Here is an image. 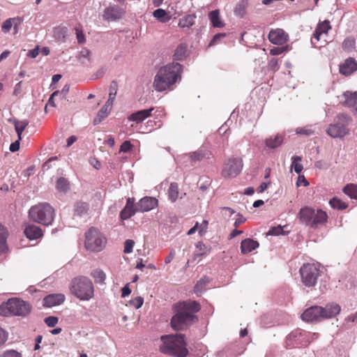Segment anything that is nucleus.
<instances>
[{
  "label": "nucleus",
  "mask_w": 357,
  "mask_h": 357,
  "mask_svg": "<svg viewBox=\"0 0 357 357\" xmlns=\"http://www.w3.org/2000/svg\"><path fill=\"white\" fill-rule=\"evenodd\" d=\"M132 147L133 146L131 144L130 142L126 140L121 145L120 152L127 153L130 151Z\"/></svg>",
  "instance_id": "57"
},
{
  "label": "nucleus",
  "mask_w": 357,
  "mask_h": 357,
  "mask_svg": "<svg viewBox=\"0 0 357 357\" xmlns=\"http://www.w3.org/2000/svg\"><path fill=\"white\" fill-rule=\"evenodd\" d=\"M76 37L77 40V43L79 44H83L85 43V36L82 29L78 27L75 28Z\"/></svg>",
  "instance_id": "55"
},
{
  "label": "nucleus",
  "mask_w": 357,
  "mask_h": 357,
  "mask_svg": "<svg viewBox=\"0 0 357 357\" xmlns=\"http://www.w3.org/2000/svg\"><path fill=\"white\" fill-rule=\"evenodd\" d=\"M136 212H139L137 210V205L134 206L133 200L128 198L125 207L120 213V217L122 220H127L134 215Z\"/></svg>",
  "instance_id": "18"
},
{
  "label": "nucleus",
  "mask_w": 357,
  "mask_h": 357,
  "mask_svg": "<svg viewBox=\"0 0 357 357\" xmlns=\"http://www.w3.org/2000/svg\"><path fill=\"white\" fill-rule=\"evenodd\" d=\"M31 310V305L17 298L8 299L0 305V315L3 317L19 316L26 317Z\"/></svg>",
  "instance_id": "4"
},
{
  "label": "nucleus",
  "mask_w": 357,
  "mask_h": 357,
  "mask_svg": "<svg viewBox=\"0 0 357 357\" xmlns=\"http://www.w3.org/2000/svg\"><path fill=\"white\" fill-rule=\"evenodd\" d=\"M243 160L240 158H231L225 162L222 176L224 178H231L237 176L243 169Z\"/></svg>",
  "instance_id": "11"
},
{
  "label": "nucleus",
  "mask_w": 357,
  "mask_h": 357,
  "mask_svg": "<svg viewBox=\"0 0 357 357\" xmlns=\"http://www.w3.org/2000/svg\"><path fill=\"white\" fill-rule=\"evenodd\" d=\"M56 188L59 192H67L69 190L68 181L63 177H60L56 181Z\"/></svg>",
  "instance_id": "38"
},
{
  "label": "nucleus",
  "mask_w": 357,
  "mask_h": 357,
  "mask_svg": "<svg viewBox=\"0 0 357 357\" xmlns=\"http://www.w3.org/2000/svg\"><path fill=\"white\" fill-rule=\"evenodd\" d=\"M144 303V299L141 296L136 297L130 301L131 305L134 306L136 309L142 307Z\"/></svg>",
  "instance_id": "54"
},
{
  "label": "nucleus",
  "mask_w": 357,
  "mask_h": 357,
  "mask_svg": "<svg viewBox=\"0 0 357 357\" xmlns=\"http://www.w3.org/2000/svg\"><path fill=\"white\" fill-rule=\"evenodd\" d=\"M209 19L212 25L214 27L221 28L223 27L225 24L221 20L220 17V13L218 10H215L209 13Z\"/></svg>",
  "instance_id": "31"
},
{
  "label": "nucleus",
  "mask_w": 357,
  "mask_h": 357,
  "mask_svg": "<svg viewBox=\"0 0 357 357\" xmlns=\"http://www.w3.org/2000/svg\"><path fill=\"white\" fill-rule=\"evenodd\" d=\"M280 234H284L283 228L280 225L271 227L267 232L268 236H278Z\"/></svg>",
  "instance_id": "49"
},
{
  "label": "nucleus",
  "mask_w": 357,
  "mask_h": 357,
  "mask_svg": "<svg viewBox=\"0 0 357 357\" xmlns=\"http://www.w3.org/2000/svg\"><path fill=\"white\" fill-rule=\"evenodd\" d=\"M153 109H154V108L151 107L148 109L139 110V111L130 114L128 117V119L130 121H134V122H136L137 123H139L142 122L144 120H145L146 119H147L148 117L151 116V112Z\"/></svg>",
  "instance_id": "19"
},
{
  "label": "nucleus",
  "mask_w": 357,
  "mask_h": 357,
  "mask_svg": "<svg viewBox=\"0 0 357 357\" xmlns=\"http://www.w3.org/2000/svg\"><path fill=\"white\" fill-rule=\"evenodd\" d=\"M301 160L302 158L300 156L294 155L291 158V169H294L295 172L298 174H299L303 169V165L301 164Z\"/></svg>",
  "instance_id": "36"
},
{
  "label": "nucleus",
  "mask_w": 357,
  "mask_h": 357,
  "mask_svg": "<svg viewBox=\"0 0 357 357\" xmlns=\"http://www.w3.org/2000/svg\"><path fill=\"white\" fill-rule=\"evenodd\" d=\"M112 105H108L107 103L105 102V104L98 112L96 117L93 119L94 125L99 124L102 120L107 117L112 109Z\"/></svg>",
  "instance_id": "25"
},
{
  "label": "nucleus",
  "mask_w": 357,
  "mask_h": 357,
  "mask_svg": "<svg viewBox=\"0 0 357 357\" xmlns=\"http://www.w3.org/2000/svg\"><path fill=\"white\" fill-rule=\"evenodd\" d=\"M20 142V140H19V138H18L17 140H16L15 142L12 143L10 145L9 149L11 152H16L17 151L19 150Z\"/></svg>",
  "instance_id": "62"
},
{
  "label": "nucleus",
  "mask_w": 357,
  "mask_h": 357,
  "mask_svg": "<svg viewBox=\"0 0 357 357\" xmlns=\"http://www.w3.org/2000/svg\"><path fill=\"white\" fill-rule=\"evenodd\" d=\"M331 29L329 21L324 20L323 22L319 24L317 27V34L318 33H326L328 31Z\"/></svg>",
  "instance_id": "47"
},
{
  "label": "nucleus",
  "mask_w": 357,
  "mask_h": 357,
  "mask_svg": "<svg viewBox=\"0 0 357 357\" xmlns=\"http://www.w3.org/2000/svg\"><path fill=\"white\" fill-rule=\"evenodd\" d=\"M123 14L122 9L118 6H110L105 10L104 17L108 20H115L121 18Z\"/></svg>",
  "instance_id": "20"
},
{
  "label": "nucleus",
  "mask_w": 357,
  "mask_h": 357,
  "mask_svg": "<svg viewBox=\"0 0 357 357\" xmlns=\"http://www.w3.org/2000/svg\"><path fill=\"white\" fill-rule=\"evenodd\" d=\"M225 36H226L225 33H218V34H215L213 37V38L211 40V42L209 43L208 47H211V46L215 45L216 44H218L219 43V41L220 40V39L222 38H224Z\"/></svg>",
  "instance_id": "58"
},
{
  "label": "nucleus",
  "mask_w": 357,
  "mask_h": 357,
  "mask_svg": "<svg viewBox=\"0 0 357 357\" xmlns=\"http://www.w3.org/2000/svg\"><path fill=\"white\" fill-rule=\"evenodd\" d=\"M197 16L195 14L185 15L179 20L178 26L181 28H189L195 23Z\"/></svg>",
  "instance_id": "28"
},
{
  "label": "nucleus",
  "mask_w": 357,
  "mask_h": 357,
  "mask_svg": "<svg viewBox=\"0 0 357 357\" xmlns=\"http://www.w3.org/2000/svg\"><path fill=\"white\" fill-rule=\"evenodd\" d=\"M344 194L351 199H357V185L355 184H348L343 188Z\"/></svg>",
  "instance_id": "37"
},
{
  "label": "nucleus",
  "mask_w": 357,
  "mask_h": 357,
  "mask_svg": "<svg viewBox=\"0 0 357 357\" xmlns=\"http://www.w3.org/2000/svg\"><path fill=\"white\" fill-rule=\"evenodd\" d=\"M196 248L199 250V253L197 254V256H202L210 252L211 248L206 245L203 242H198L196 244Z\"/></svg>",
  "instance_id": "46"
},
{
  "label": "nucleus",
  "mask_w": 357,
  "mask_h": 357,
  "mask_svg": "<svg viewBox=\"0 0 357 357\" xmlns=\"http://www.w3.org/2000/svg\"><path fill=\"white\" fill-rule=\"evenodd\" d=\"M65 301V296L62 294H49L43 298V305L52 307L61 305Z\"/></svg>",
  "instance_id": "16"
},
{
  "label": "nucleus",
  "mask_w": 357,
  "mask_h": 357,
  "mask_svg": "<svg viewBox=\"0 0 357 357\" xmlns=\"http://www.w3.org/2000/svg\"><path fill=\"white\" fill-rule=\"evenodd\" d=\"M106 244V238L96 228L91 227L86 233L85 247L93 252L101 251Z\"/></svg>",
  "instance_id": "8"
},
{
  "label": "nucleus",
  "mask_w": 357,
  "mask_h": 357,
  "mask_svg": "<svg viewBox=\"0 0 357 357\" xmlns=\"http://www.w3.org/2000/svg\"><path fill=\"white\" fill-rule=\"evenodd\" d=\"M135 245V242L133 240L128 239L124 243V250L123 252L125 253H131L133 250V247Z\"/></svg>",
  "instance_id": "52"
},
{
  "label": "nucleus",
  "mask_w": 357,
  "mask_h": 357,
  "mask_svg": "<svg viewBox=\"0 0 357 357\" xmlns=\"http://www.w3.org/2000/svg\"><path fill=\"white\" fill-rule=\"evenodd\" d=\"M178 197V185L176 183H172L168 189V197L172 202H175Z\"/></svg>",
  "instance_id": "34"
},
{
  "label": "nucleus",
  "mask_w": 357,
  "mask_h": 357,
  "mask_svg": "<svg viewBox=\"0 0 357 357\" xmlns=\"http://www.w3.org/2000/svg\"><path fill=\"white\" fill-rule=\"evenodd\" d=\"M188 155L192 162L200 161L204 158V153L201 151L190 153Z\"/></svg>",
  "instance_id": "50"
},
{
  "label": "nucleus",
  "mask_w": 357,
  "mask_h": 357,
  "mask_svg": "<svg viewBox=\"0 0 357 357\" xmlns=\"http://www.w3.org/2000/svg\"><path fill=\"white\" fill-rule=\"evenodd\" d=\"M344 98V105L347 107H352L357 105V91H346L343 93Z\"/></svg>",
  "instance_id": "29"
},
{
  "label": "nucleus",
  "mask_w": 357,
  "mask_h": 357,
  "mask_svg": "<svg viewBox=\"0 0 357 357\" xmlns=\"http://www.w3.org/2000/svg\"><path fill=\"white\" fill-rule=\"evenodd\" d=\"M68 29L66 26H56L54 29L53 36L59 43H65L66 41Z\"/></svg>",
  "instance_id": "26"
},
{
  "label": "nucleus",
  "mask_w": 357,
  "mask_h": 357,
  "mask_svg": "<svg viewBox=\"0 0 357 357\" xmlns=\"http://www.w3.org/2000/svg\"><path fill=\"white\" fill-rule=\"evenodd\" d=\"M296 132L298 135L310 136L314 133V131L311 128L310 126H305L303 128H297Z\"/></svg>",
  "instance_id": "48"
},
{
  "label": "nucleus",
  "mask_w": 357,
  "mask_h": 357,
  "mask_svg": "<svg viewBox=\"0 0 357 357\" xmlns=\"http://www.w3.org/2000/svg\"><path fill=\"white\" fill-rule=\"evenodd\" d=\"M25 236L30 240L37 239L43 236L42 229L35 225H29L24 229Z\"/></svg>",
  "instance_id": "21"
},
{
  "label": "nucleus",
  "mask_w": 357,
  "mask_h": 357,
  "mask_svg": "<svg viewBox=\"0 0 357 357\" xmlns=\"http://www.w3.org/2000/svg\"><path fill=\"white\" fill-rule=\"evenodd\" d=\"M58 318L54 316H50L45 319V323L49 326V327H54L58 323Z\"/></svg>",
  "instance_id": "56"
},
{
  "label": "nucleus",
  "mask_w": 357,
  "mask_h": 357,
  "mask_svg": "<svg viewBox=\"0 0 357 357\" xmlns=\"http://www.w3.org/2000/svg\"><path fill=\"white\" fill-rule=\"evenodd\" d=\"M357 70V62L352 58L347 59L340 66V73L345 76Z\"/></svg>",
  "instance_id": "17"
},
{
  "label": "nucleus",
  "mask_w": 357,
  "mask_h": 357,
  "mask_svg": "<svg viewBox=\"0 0 357 357\" xmlns=\"http://www.w3.org/2000/svg\"><path fill=\"white\" fill-rule=\"evenodd\" d=\"M30 218L36 222L48 226L54 218V210L47 203H41L32 206L29 212Z\"/></svg>",
  "instance_id": "6"
},
{
  "label": "nucleus",
  "mask_w": 357,
  "mask_h": 357,
  "mask_svg": "<svg viewBox=\"0 0 357 357\" xmlns=\"http://www.w3.org/2000/svg\"><path fill=\"white\" fill-rule=\"evenodd\" d=\"M335 123L331 124L326 132L333 138H342L348 132L347 126L351 121V118L345 114H340L337 115L334 119Z\"/></svg>",
  "instance_id": "7"
},
{
  "label": "nucleus",
  "mask_w": 357,
  "mask_h": 357,
  "mask_svg": "<svg viewBox=\"0 0 357 357\" xmlns=\"http://www.w3.org/2000/svg\"><path fill=\"white\" fill-rule=\"evenodd\" d=\"M161 340L160 350L162 353L175 357H185L188 354L185 335L162 336Z\"/></svg>",
  "instance_id": "2"
},
{
  "label": "nucleus",
  "mask_w": 357,
  "mask_h": 357,
  "mask_svg": "<svg viewBox=\"0 0 357 357\" xmlns=\"http://www.w3.org/2000/svg\"><path fill=\"white\" fill-rule=\"evenodd\" d=\"M259 244L257 241L251 238H246L241 241V250L244 255L251 252L259 247Z\"/></svg>",
  "instance_id": "22"
},
{
  "label": "nucleus",
  "mask_w": 357,
  "mask_h": 357,
  "mask_svg": "<svg viewBox=\"0 0 357 357\" xmlns=\"http://www.w3.org/2000/svg\"><path fill=\"white\" fill-rule=\"evenodd\" d=\"M166 15V12L163 9H157L153 12V16L158 20H162Z\"/></svg>",
  "instance_id": "60"
},
{
  "label": "nucleus",
  "mask_w": 357,
  "mask_h": 357,
  "mask_svg": "<svg viewBox=\"0 0 357 357\" xmlns=\"http://www.w3.org/2000/svg\"><path fill=\"white\" fill-rule=\"evenodd\" d=\"M198 321L196 315L181 309L171 319V326L175 331H183Z\"/></svg>",
  "instance_id": "9"
},
{
  "label": "nucleus",
  "mask_w": 357,
  "mask_h": 357,
  "mask_svg": "<svg viewBox=\"0 0 357 357\" xmlns=\"http://www.w3.org/2000/svg\"><path fill=\"white\" fill-rule=\"evenodd\" d=\"M283 142V136L277 134L275 136H271L265 140L266 146L268 149H276L279 147Z\"/></svg>",
  "instance_id": "24"
},
{
  "label": "nucleus",
  "mask_w": 357,
  "mask_h": 357,
  "mask_svg": "<svg viewBox=\"0 0 357 357\" xmlns=\"http://www.w3.org/2000/svg\"><path fill=\"white\" fill-rule=\"evenodd\" d=\"M39 52L40 49L39 47L37 46L34 49L29 50L27 55L31 58H36L39 54Z\"/></svg>",
  "instance_id": "64"
},
{
  "label": "nucleus",
  "mask_w": 357,
  "mask_h": 357,
  "mask_svg": "<svg viewBox=\"0 0 357 357\" xmlns=\"http://www.w3.org/2000/svg\"><path fill=\"white\" fill-rule=\"evenodd\" d=\"M319 273V268L314 264H305L300 268L302 282L308 287L316 284Z\"/></svg>",
  "instance_id": "10"
},
{
  "label": "nucleus",
  "mask_w": 357,
  "mask_h": 357,
  "mask_svg": "<svg viewBox=\"0 0 357 357\" xmlns=\"http://www.w3.org/2000/svg\"><path fill=\"white\" fill-rule=\"evenodd\" d=\"M182 72V66L178 63H169L160 68L154 77L153 88L158 92L173 90L175 84L181 79Z\"/></svg>",
  "instance_id": "1"
},
{
  "label": "nucleus",
  "mask_w": 357,
  "mask_h": 357,
  "mask_svg": "<svg viewBox=\"0 0 357 357\" xmlns=\"http://www.w3.org/2000/svg\"><path fill=\"white\" fill-rule=\"evenodd\" d=\"M8 236V231L7 229L0 225V253L4 252L6 248V240Z\"/></svg>",
  "instance_id": "32"
},
{
  "label": "nucleus",
  "mask_w": 357,
  "mask_h": 357,
  "mask_svg": "<svg viewBox=\"0 0 357 357\" xmlns=\"http://www.w3.org/2000/svg\"><path fill=\"white\" fill-rule=\"evenodd\" d=\"M28 124L29 121L27 120H23L20 121L17 125H15V129L17 134L19 140L22 139V134Z\"/></svg>",
  "instance_id": "45"
},
{
  "label": "nucleus",
  "mask_w": 357,
  "mask_h": 357,
  "mask_svg": "<svg viewBox=\"0 0 357 357\" xmlns=\"http://www.w3.org/2000/svg\"><path fill=\"white\" fill-rule=\"evenodd\" d=\"M21 23L20 18H9L3 22L2 30L4 32H8L14 26L15 31H17V26Z\"/></svg>",
  "instance_id": "30"
},
{
  "label": "nucleus",
  "mask_w": 357,
  "mask_h": 357,
  "mask_svg": "<svg viewBox=\"0 0 357 357\" xmlns=\"http://www.w3.org/2000/svg\"><path fill=\"white\" fill-rule=\"evenodd\" d=\"M89 210V204L86 202H78L74 206V215L82 216L86 214Z\"/></svg>",
  "instance_id": "33"
},
{
  "label": "nucleus",
  "mask_w": 357,
  "mask_h": 357,
  "mask_svg": "<svg viewBox=\"0 0 357 357\" xmlns=\"http://www.w3.org/2000/svg\"><path fill=\"white\" fill-rule=\"evenodd\" d=\"M341 310L340 306L335 303L322 307L321 319H331L337 316Z\"/></svg>",
  "instance_id": "15"
},
{
  "label": "nucleus",
  "mask_w": 357,
  "mask_h": 357,
  "mask_svg": "<svg viewBox=\"0 0 357 357\" xmlns=\"http://www.w3.org/2000/svg\"><path fill=\"white\" fill-rule=\"evenodd\" d=\"M210 279L208 277L202 278L195 284L194 292L197 296H200L206 289V285L209 283Z\"/></svg>",
  "instance_id": "27"
},
{
  "label": "nucleus",
  "mask_w": 357,
  "mask_h": 357,
  "mask_svg": "<svg viewBox=\"0 0 357 357\" xmlns=\"http://www.w3.org/2000/svg\"><path fill=\"white\" fill-rule=\"evenodd\" d=\"M181 309L192 314L199 312L201 307L197 301H186L181 303Z\"/></svg>",
  "instance_id": "23"
},
{
  "label": "nucleus",
  "mask_w": 357,
  "mask_h": 357,
  "mask_svg": "<svg viewBox=\"0 0 357 357\" xmlns=\"http://www.w3.org/2000/svg\"><path fill=\"white\" fill-rule=\"evenodd\" d=\"M288 46L286 47H275L270 50V54L271 55H280L287 51Z\"/></svg>",
  "instance_id": "53"
},
{
  "label": "nucleus",
  "mask_w": 357,
  "mask_h": 357,
  "mask_svg": "<svg viewBox=\"0 0 357 357\" xmlns=\"http://www.w3.org/2000/svg\"><path fill=\"white\" fill-rule=\"evenodd\" d=\"M91 275L94 278L96 282L100 284L104 283L106 278L105 273L100 269H96L93 271Z\"/></svg>",
  "instance_id": "41"
},
{
  "label": "nucleus",
  "mask_w": 357,
  "mask_h": 357,
  "mask_svg": "<svg viewBox=\"0 0 357 357\" xmlns=\"http://www.w3.org/2000/svg\"><path fill=\"white\" fill-rule=\"evenodd\" d=\"M288 34L281 29L272 30L268 33L270 42L275 45H282L288 40Z\"/></svg>",
  "instance_id": "14"
},
{
  "label": "nucleus",
  "mask_w": 357,
  "mask_h": 357,
  "mask_svg": "<svg viewBox=\"0 0 357 357\" xmlns=\"http://www.w3.org/2000/svg\"><path fill=\"white\" fill-rule=\"evenodd\" d=\"M301 184H303L304 186H307L309 185V182L307 181L304 176L299 175L296 181V185L299 187Z\"/></svg>",
  "instance_id": "61"
},
{
  "label": "nucleus",
  "mask_w": 357,
  "mask_h": 357,
  "mask_svg": "<svg viewBox=\"0 0 357 357\" xmlns=\"http://www.w3.org/2000/svg\"><path fill=\"white\" fill-rule=\"evenodd\" d=\"M245 221H246V219L243 215H241V214L238 213V218L234 222V226L235 227H238L239 225L244 223Z\"/></svg>",
  "instance_id": "63"
},
{
  "label": "nucleus",
  "mask_w": 357,
  "mask_h": 357,
  "mask_svg": "<svg viewBox=\"0 0 357 357\" xmlns=\"http://www.w3.org/2000/svg\"><path fill=\"white\" fill-rule=\"evenodd\" d=\"M77 58V59L82 63H85L86 61H90V60H91V51L89 49H87L86 47H84L79 52Z\"/></svg>",
  "instance_id": "42"
},
{
  "label": "nucleus",
  "mask_w": 357,
  "mask_h": 357,
  "mask_svg": "<svg viewBox=\"0 0 357 357\" xmlns=\"http://www.w3.org/2000/svg\"><path fill=\"white\" fill-rule=\"evenodd\" d=\"M248 0H241L236 6L234 13L236 16L243 17L245 14Z\"/></svg>",
  "instance_id": "35"
},
{
  "label": "nucleus",
  "mask_w": 357,
  "mask_h": 357,
  "mask_svg": "<svg viewBox=\"0 0 357 357\" xmlns=\"http://www.w3.org/2000/svg\"><path fill=\"white\" fill-rule=\"evenodd\" d=\"M137 205V210L139 212L149 211L158 206V199L151 197H145L141 199Z\"/></svg>",
  "instance_id": "13"
},
{
  "label": "nucleus",
  "mask_w": 357,
  "mask_h": 357,
  "mask_svg": "<svg viewBox=\"0 0 357 357\" xmlns=\"http://www.w3.org/2000/svg\"><path fill=\"white\" fill-rule=\"evenodd\" d=\"M117 83L115 81H112L109 86V98L106 103L108 105H113L117 93Z\"/></svg>",
  "instance_id": "39"
},
{
  "label": "nucleus",
  "mask_w": 357,
  "mask_h": 357,
  "mask_svg": "<svg viewBox=\"0 0 357 357\" xmlns=\"http://www.w3.org/2000/svg\"><path fill=\"white\" fill-rule=\"evenodd\" d=\"M322 307L314 305L306 309L301 314L303 321L311 322L321 319Z\"/></svg>",
  "instance_id": "12"
},
{
  "label": "nucleus",
  "mask_w": 357,
  "mask_h": 357,
  "mask_svg": "<svg viewBox=\"0 0 357 357\" xmlns=\"http://www.w3.org/2000/svg\"><path fill=\"white\" fill-rule=\"evenodd\" d=\"M330 206L337 210H343L347 208L348 204L338 198L333 197L329 202Z\"/></svg>",
  "instance_id": "40"
},
{
  "label": "nucleus",
  "mask_w": 357,
  "mask_h": 357,
  "mask_svg": "<svg viewBox=\"0 0 357 357\" xmlns=\"http://www.w3.org/2000/svg\"><path fill=\"white\" fill-rule=\"evenodd\" d=\"M356 47V40L353 38H347L342 43V48L349 52H352Z\"/></svg>",
  "instance_id": "44"
},
{
  "label": "nucleus",
  "mask_w": 357,
  "mask_h": 357,
  "mask_svg": "<svg viewBox=\"0 0 357 357\" xmlns=\"http://www.w3.org/2000/svg\"><path fill=\"white\" fill-rule=\"evenodd\" d=\"M69 289L72 294L80 301H89L94 296V286L92 281L85 276L74 278Z\"/></svg>",
  "instance_id": "3"
},
{
  "label": "nucleus",
  "mask_w": 357,
  "mask_h": 357,
  "mask_svg": "<svg viewBox=\"0 0 357 357\" xmlns=\"http://www.w3.org/2000/svg\"><path fill=\"white\" fill-rule=\"evenodd\" d=\"M300 222L306 226L316 229L327 221L328 215L321 209H314L310 206L301 208L298 213Z\"/></svg>",
  "instance_id": "5"
},
{
  "label": "nucleus",
  "mask_w": 357,
  "mask_h": 357,
  "mask_svg": "<svg viewBox=\"0 0 357 357\" xmlns=\"http://www.w3.org/2000/svg\"><path fill=\"white\" fill-rule=\"evenodd\" d=\"M185 53H186L185 45H183V44L179 45L176 47L174 54V60L180 61V60L183 59L185 56Z\"/></svg>",
  "instance_id": "43"
},
{
  "label": "nucleus",
  "mask_w": 357,
  "mask_h": 357,
  "mask_svg": "<svg viewBox=\"0 0 357 357\" xmlns=\"http://www.w3.org/2000/svg\"><path fill=\"white\" fill-rule=\"evenodd\" d=\"M0 357H22V355L16 350L10 349L4 351L0 355Z\"/></svg>",
  "instance_id": "51"
},
{
  "label": "nucleus",
  "mask_w": 357,
  "mask_h": 357,
  "mask_svg": "<svg viewBox=\"0 0 357 357\" xmlns=\"http://www.w3.org/2000/svg\"><path fill=\"white\" fill-rule=\"evenodd\" d=\"M59 96V91H55L54 92H53L52 93V95L50 96L48 101H47V103L46 105V107H45V109L47 108V107L49 105V106H51V107H54L56 106L55 105V102H54V98L55 96Z\"/></svg>",
  "instance_id": "59"
}]
</instances>
